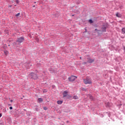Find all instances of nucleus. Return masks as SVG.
Segmentation results:
<instances>
[{
    "label": "nucleus",
    "instance_id": "obj_4",
    "mask_svg": "<svg viewBox=\"0 0 125 125\" xmlns=\"http://www.w3.org/2000/svg\"><path fill=\"white\" fill-rule=\"evenodd\" d=\"M78 78L77 76H71L68 78L69 82H74V81Z\"/></svg>",
    "mask_w": 125,
    "mask_h": 125
},
{
    "label": "nucleus",
    "instance_id": "obj_1",
    "mask_svg": "<svg viewBox=\"0 0 125 125\" xmlns=\"http://www.w3.org/2000/svg\"><path fill=\"white\" fill-rule=\"evenodd\" d=\"M83 82L84 83H85V84H90L92 83L91 79L88 77H87L85 79H83Z\"/></svg>",
    "mask_w": 125,
    "mask_h": 125
},
{
    "label": "nucleus",
    "instance_id": "obj_17",
    "mask_svg": "<svg viewBox=\"0 0 125 125\" xmlns=\"http://www.w3.org/2000/svg\"><path fill=\"white\" fill-rule=\"evenodd\" d=\"M15 1L16 2V3H19V0H16Z\"/></svg>",
    "mask_w": 125,
    "mask_h": 125
},
{
    "label": "nucleus",
    "instance_id": "obj_3",
    "mask_svg": "<svg viewBox=\"0 0 125 125\" xmlns=\"http://www.w3.org/2000/svg\"><path fill=\"white\" fill-rule=\"evenodd\" d=\"M24 41V38L23 37H20L18 38V40L16 41L17 43L18 44H20L21 42H23Z\"/></svg>",
    "mask_w": 125,
    "mask_h": 125
},
{
    "label": "nucleus",
    "instance_id": "obj_14",
    "mask_svg": "<svg viewBox=\"0 0 125 125\" xmlns=\"http://www.w3.org/2000/svg\"><path fill=\"white\" fill-rule=\"evenodd\" d=\"M4 53L5 55H7L8 54V51H4Z\"/></svg>",
    "mask_w": 125,
    "mask_h": 125
},
{
    "label": "nucleus",
    "instance_id": "obj_16",
    "mask_svg": "<svg viewBox=\"0 0 125 125\" xmlns=\"http://www.w3.org/2000/svg\"><path fill=\"white\" fill-rule=\"evenodd\" d=\"M20 15V13H19L16 15V17H17L18 16H19Z\"/></svg>",
    "mask_w": 125,
    "mask_h": 125
},
{
    "label": "nucleus",
    "instance_id": "obj_27",
    "mask_svg": "<svg viewBox=\"0 0 125 125\" xmlns=\"http://www.w3.org/2000/svg\"><path fill=\"white\" fill-rule=\"evenodd\" d=\"M66 123H69V121H66Z\"/></svg>",
    "mask_w": 125,
    "mask_h": 125
},
{
    "label": "nucleus",
    "instance_id": "obj_11",
    "mask_svg": "<svg viewBox=\"0 0 125 125\" xmlns=\"http://www.w3.org/2000/svg\"><path fill=\"white\" fill-rule=\"evenodd\" d=\"M89 99H90V100H94V97L92 96H91V95H90Z\"/></svg>",
    "mask_w": 125,
    "mask_h": 125
},
{
    "label": "nucleus",
    "instance_id": "obj_22",
    "mask_svg": "<svg viewBox=\"0 0 125 125\" xmlns=\"http://www.w3.org/2000/svg\"><path fill=\"white\" fill-rule=\"evenodd\" d=\"M8 7H12V5H9Z\"/></svg>",
    "mask_w": 125,
    "mask_h": 125
},
{
    "label": "nucleus",
    "instance_id": "obj_21",
    "mask_svg": "<svg viewBox=\"0 0 125 125\" xmlns=\"http://www.w3.org/2000/svg\"><path fill=\"white\" fill-rule=\"evenodd\" d=\"M43 109H44V110H47V108H46V107H43Z\"/></svg>",
    "mask_w": 125,
    "mask_h": 125
},
{
    "label": "nucleus",
    "instance_id": "obj_31",
    "mask_svg": "<svg viewBox=\"0 0 125 125\" xmlns=\"http://www.w3.org/2000/svg\"><path fill=\"white\" fill-rule=\"evenodd\" d=\"M15 6H16V5H15Z\"/></svg>",
    "mask_w": 125,
    "mask_h": 125
},
{
    "label": "nucleus",
    "instance_id": "obj_9",
    "mask_svg": "<svg viewBox=\"0 0 125 125\" xmlns=\"http://www.w3.org/2000/svg\"><path fill=\"white\" fill-rule=\"evenodd\" d=\"M57 103L59 105H61V104H62V103H63V101H58Z\"/></svg>",
    "mask_w": 125,
    "mask_h": 125
},
{
    "label": "nucleus",
    "instance_id": "obj_8",
    "mask_svg": "<svg viewBox=\"0 0 125 125\" xmlns=\"http://www.w3.org/2000/svg\"><path fill=\"white\" fill-rule=\"evenodd\" d=\"M43 101V100L42 99V98H39V99H38V102H39L40 103H42V102Z\"/></svg>",
    "mask_w": 125,
    "mask_h": 125
},
{
    "label": "nucleus",
    "instance_id": "obj_18",
    "mask_svg": "<svg viewBox=\"0 0 125 125\" xmlns=\"http://www.w3.org/2000/svg\"><path fill=\"white\" fill-rule=\"evenodd\" d=\"M82 90H84L85 91H86V89L84 88H83L82 89Z\"/></svg>",
    "mask_w": 125,
    "mask_h": 125
},
{
    "label": "nucleus",
    "instance_id": "obj_30",
    "mask_svg": "<svg viewBox=\"0 0 125 125\" xmlns=\"http://www.w3.org/2000/svg\"><path fill=\"white\" fill-rule=\"evenodd\" d=\"M11 102H12V100L11 101Z\"/></svg>",
    "mask_w": 125,
    "mask_h": 125
},
{
    "label": "nucleus",
    "instance_id": "obj_10",
    "mask_svg": "<svg viewBox=\"0 0 125 125\" xmlns=\"http://www.w3.org/2000/svg\"><path fill=\"white\" fill-rule=\"evenodd\" d=\"M116 16H117V17H118V18H121V16H122V15H121V14H120V13H117V14H116Z\"/></svg>",
    "mask_w": 125,
    "mask_h": 125
},
{
    "label": "nucleus",
    "instance_id": "obj_6",
    "mask_svg": "<svg viewBox=\"0 0 125 125\" xmlns=\"http://www.w3.org/2000/svg\"><path fill=\"white\" fill-rule=\"evenodd\" d=\"M93 62H94V60H92L91 59H89L87 61L88 63H93Z\"/></svg>",
    "mask_w": 125,
    "mask_h": 125
},
{
    "label": "nucleus",
    "instance_id": "obj_24",
    "mask_svg": "<svg viewBox=\"0 0 125 125\" xmlns=\"http://www.w3.org/2000/svg\"><path fill=\"white\" fill-rule=\"evenodd\" d=\"M95 31H97V29L96 28V29H95Z\"/></svg>",
    "mask_w": 125,
    "mask_h": 125
},
{
    "label": "nucleus",
    "instance_id": "obj_13",
    "mask_svg": "<svg viewBox=\"0 0 125 125\" xmlns=\"http://www.w3.org/2000/svg\"><path fill=\"white\" fill-rule=\"evenodd\" d=\"M73 98V99H79V97L78 96H74Z\"/></svg>",
    "mask_w": 125,
    "mask_h": 125
},
{
    "label": "nucleus",
    "instance_id": "obj_23",
    "mask_svg": "<svg viewBox=\"0 0 125 125\" xmlns=\"http://www.w3.org/2000/svg\"><path fill=\"white\" fill-rule=\"evenodd\" d=\"M36 7L35 5H33V7Z\"/></svg>",
    "mask_w": 125,
    "mask_h": 125
},
{
    "label": "nucleus",
    "instance_id": "obj_19",
    "mask_svg": "<svg viewBox=\"0 0 125 125\" xmlns=\"http://www.w3.org/2000/svg\"><path fill=\"white\" fill-rule=\"evenodd\" d=\"M9 109H10V110H12V109H13V107H12V106H10L9 107Z\"/></svg>",
    "mask_w": 125,
    "mask_h": 125
},
{
    "label": "nucleus",
    "instance_id": "obj_7",
    "mask_svg": "<svg viewBox=\"0 0 125 125\" xmlns=\"http://www.w3.org/2000/svg\"><path fill=\"white\" fill-rule=\"evenodd\" d=\"M63 97H66L67 95H68V92L67 91H65L63 93Z\"/></svg>",
    "mask_w": 125,
    "mask_h": 125
},
{
    "label": "nucleus",
    "instance_id": "obj_5",
    "mask_svg": "<svg viewBox=\"0 0 125 125\" xmlns=\"http://www.w3.org/2000/svg\"><path fill=\"white\" fill-rule=\"evenodd\" d=\"M105 27L103 26V27H102L101 30H98V33L99 34H102V33H103V32H105Z\"/></svg>",
    "mask_w": 125,
    "mask_h": 125
},
{
    "label": "nucleus",
    "instance_id": "obj_29",
    "mask_svg": "<svg viewBox=\"0 0 125 125\" xmlns=\"http://www.w3.org/2000/svg\"><path fill=\"white\" fill-rule=\"evenodd\" d=\"M37 2H34V3H36Z\"/></svg>",
    "mask_w": 125,
    "mask_h": 125
},
{
    "label": "nucleus",
    "instance_id": "obj_2",
    "mask_svg": "<svg viewBox=\"0 0 125 125\" xmlns=\"http://www.w3.org/2000/svg\"><path fill=\"white\" fill-rule=\"evenodd\" d=\"M29 77L31 78V79H33V80H37V79H38V75L34 73H30Z\"/></svg>",
    "mask_w": 125,
    "mask_h": 125
},
{
    "label": "nucleus",
    "instance_id": "obj_15",
    "mask_svg": "<svg viewBox=\"0 0 125 125\" xmlns=\"http://www.w3.org/2000/svg\"><path fill=\"white\" fill-rule=\"evenodd\" d=\"M89 22L90 24H92V23H93V21H92V20H89Z\"/></svg>",
    "mask_w": 125,
    "mask_h": 125
},
{
    "label": "nucleus",
    "instance_id": "obj_20",
    "mask_svg": "<svg viewBox=\"0 0 125 125\" xmlns=\"http://www.w3.org/2000/svg\"><path fill=\"white\" fill-rule=\"evenodd\" d=\"M15 0H12V2L14 3V2H15Z\"/></svg>",
    "mask_w": 125,
    "mask_h": 125
},
{
    "label": "nucleus",
    "instance_id": "obj_25",
    "mask_svg": "<svg viewBox=\"0 0 125 125\" xmlns=\"http://www.w3.org/2000/svg\"><path fill=\"white\" fill-rule=\"evenodd\" d=\"M83 64H86V62H83Z\"/></svg>",
    "mask_w": 125,
    "mask_h": 125
},
{
    "label": "nucleus",
    "instance_id": "obj_26",
    "mask_svg": "<svg viewBox=\"0 0 125 125\" xmlns=\"http://www.w3.org/2000/svg\"><path fill=\"white\" fill-rule=\"evenodd\" d=\"M1 117V114L0 113V117Z\"/></svg>",
    "mask_w": 125,
    "mask_h": 125
},
{
    "label": "nucleus",
    "instance_id": "obj_28",
    "mask_svg": "<svg viewBox=\"0 0 125 125\" xmlns=\"http://www.w3.org/2000/svg\"><path fill=\"white\" fill-rule=\"evenodd\" d=\"M80 59H82V57H80Z\"/></svg>",
    "mask_w": 125,
    "mask_h": 125
},
{
    "label": "nucleus",
    "instance_id": "obj_12",
    "mask_svg": "<svg viewBox=\"0 0 125 125\" xmlns=\"http://www.w3.org/2000/svg\"><path fill=\"white\" fill-rule=\"evenodd\" d=\"M122 34H125V27L122 29Z\"/></svg>",
    "mask_w": 125,
    "mask_h": 125
}]
</instances>
